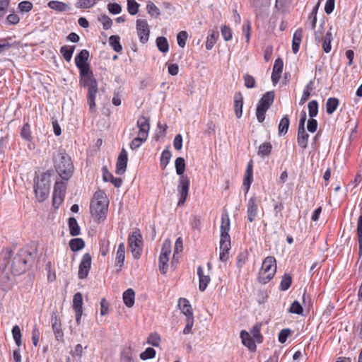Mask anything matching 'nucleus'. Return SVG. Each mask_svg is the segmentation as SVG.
<instances>
[{
  "label": "nucleus",
  "instance_id": "1",
  "mask_svg": "<svg viewBox=\"0 0 362 362\" xmlns=\"http://www.w3.org/2000/svg\"><path fill=\"white\" fill-rule=\"evenodd\" d=\"M89 52L86 49H82L75 57V63L80 71V86L86 88L87 103L90 113L96 112L95 96L98 93V82L95 78L89 64L87 63Z\"/></svg>",
  "mask_w": 362,
  "mask_h": 362
},
{
  "label": "nucleus",
  "instance_id": "2",
  "mask_svg": "<svg viewBox=\"0 0 362 362\" xmlns=\"http://www.w3.org/2000/svg\"><path fill=\"white\" fill-rule=\"evenodd\" d=\"M108 209V200L107 196L102 190L95 192L90 202V209L93 218L97 222H100L106 218Z\"/></svg>",
  "mask_w": 362,
  "mask_h": 362
},
{
  "label": "nucleus",
  "instance_id": "3",
  "mask_svg": "<svg viewBox=\"0 0 362 362\" xmlns=\"http://www.w3.org/2000/svg\"><path fill=\"white\" fill-rule=\"evenodd\" d=\"M33 252L28 247L21 249L14 257L11 264V271L15 275L24 273L33 262Z\"/></svg>",
  "mask_w": 362,
  "mask_h": 362
},
{
  "label": "nucleus",
  "instance_id": "4",
  "mask_svg": "<svg viewBox=\"0 0 362 362\" xmlns=\"http://www.w3.org/2000/svg\"><path fill=\"white\" fill-rule=\"evenodd\" d=\"M230 230V219L227 213H223L221 216L220 255L219 259L226 262L228 259V251L230 249V238L228 234Z\"/></svg>",
  "mask_w": 362,
  "mask_h": 362
},
{
  "label": "nucleus",
  "instance_id": "5",
  "mask_svg": "<svg viewBox=\"0 0 362 362\" xmlns=\"http://www.w3.org/2000/svg\"><path fill=\"white\" fill-rule=\"evenodd\" d=\"M54 163L59 176L64 180L69 179L74 169L71 158L66 153L59 151L54 156Z\"/></svg>",
  "mask_w": 362,
  "mask_h": 362
},
{
  "label": "nucleus",
  "instance_id": "6",
  "mask_svg": "<svg viewBox=\"0 0 362 362\" xmlns=\"http://www.w3.org/2000/svg\"><path fill=\"white\" fill-rule=\"evenodd\" d=\"M50 182V173L49 172L44 173L40 177H37L34 189L36 198L40 202L45 201L48 197Z\"/></svg>",
  "mask_w": 362,
  "mask_h": 362
},
{
  "label": "nucleus",
  "instance_id": "7",
  "mask_svg": "<svg viewBox=\"0 0 362 362\" xmlns=\"http://www.w3.org/2000/svg\"><path fill=\"white\" fill-rule=\"evenodd\" d=\"M128 241L134 257L136 259L139 258L142 250L143 242L142 236L138 228H136L129 236Z\"/></svg>",
  "mask_w": 362,
  "mask_h": 362
},
{
  "label": "nucleus",
  "instance_id": "8",
  "mask_svg": "<svg viewBox=\"0 0 362 362\" xmlns=\"http://www.w3.org/2000/svg\"><path fill=\"white\" fill-rule=\"evenodd\" d=\"M189 179L186 175H182L179 179V185H177V192L180 199L177 203L178 206H182L188 196L189 188Z\"/></svg>",
  "mask_w": 362,
  "mask_h": 362
},
{
  "label": "nucleus",
  "instance_id": "9",
  "mask_svg": "<svg viewBox=\"0 0 362 362\" xmlns=\"http://www.w3.org/2000/svg\"><path fill=\"white\" fill-rule=\"evenodd\" d=\"M66 192V185L64 182H56L53 191L52 205L57 209L62 203Z\"/></svg>",
  "mask_w": 362,
  "mask_h": 362
},
{
  "label": "nucleus",
  "instance_id": "10",
  "mask_svg": "<svg viewBox=\"0 0 362 362\" xmlns=\"http://www.w3.org/2000/svg\"><path fill=\"white\" fill-rule=\"evenodd\" d=\"M136 26L140 42L145 44L148 42L150 35V30L147 21L144 19H138Z\"/></svg>",
  "mask_w": 362,
  "mask_h": 362
},
{
  "label": "nucleus",
  "instance_id": "11",
  "mask_svg": "<svg viewBox=\"0 0 362 362\" xmlns=\"http://www.w3.org/2000/svg\"><path fill=\"white\" fill-rule=\"evenodd\" d=\"M52 322V327L55 336V338L57 341H64V333L62 329V324L59 317L58 316L57 312H53L51 317Z\"/></svg>",
  "mask_w": 362,
  "mask_h": 362
},
{
  "label": "nucleus",
  "instance_id": "12",
  "mask_svg": "<svg viewBox=\"0 0 362 362\" xmlns=\"http://www.w3.org/2000/svg\"><path fill=\"white\" fill-rule=\"evenodd\" d=\"M91 266V256L89 253L83 255L79 264L78 277L83 279L87 277Z\"/></svg>",
  "mask_w": 362,
  "mask_h": 362
},
{
  "label": "nucleus",
  "instance_id": "13",
  "mask_svg": "<svg viewBox=\"0 0 362 362\" xmlns=\"http://www.w3.org/2000/svg\"><path fill=\"white\" fill-rule=\"evenodd\" d=\"M128 156L126 150L122 148L117 158L116 164V173L123 175L127 169Z\"/></svg>",
  "mask_w": 362,
  "mask_h": 362
},
{
  "label": "nucleus",
  "instance_id": "14",
  "mask_svg": "<svg viewBox=\"0 0 362 362\" xmlns=\"http://www.w3.org/2000/svg\"><path fill=\"white\" fill-rule=\"evenodd\" d=\"M247 219L250 222H253L257 215L258 202L257 198L255 196L252 197L247 203Z\"/></svg>",
  "mask_w": 362,
  "mask_h": 362
},
{
  "label": "nucleus",
  "instance_id": "15",
  "mask_svg": "<svg viewBox=\"0 0 362 362\" xmlns=\"http://www.w3.org/2000/svg\"><path fill=\"white\" fill-rule=\"evenodd\" d=\"M284 62L281 59L278 58L275 60L273 71L272 74V81L274 85H276L280 78L283 71Z\"/></svg>",
  "mask_w": 362,
  "mask_h": 362
},
{
  "label": "nucleus",
  "instance_id": "16",
  "mask_svg": "<svg viewBox=\"0 0 362 362\" xmlns=\"http://www.w3.org/2000/svg\"><path fill=\"white\" fill-rule=\"evenodd\" d=\"M262 272H265L267 273H271L272 274H275L276 271V259L273 257H267L263 261L262 268L260 269Z\"/></svg>",
  "mask_w": 362,
  "mask_h": 362
},
{
  "label": "nucleus",
  "instance_id": "17",
  "mask_svg": "<svg viewBox=\"0 0 362 362\" xmlns=\"http://www.w3.org/2000/svg\"><path fill=\"white\" fill-rule=\"evenodd\" d=\"M137 127L139 129L138 134L148 138V134L150 129L148 119L144 116H141L137 121Z\"/></svg>",
  "mask_w": 362,
  "mask_h": 362
},
{
  "label": "nucleus",
  "instance_id": "18",
  "mask_svg": "<svg viewBox=\"0 0 362 362\" xmlns=\"http://www.w3.org/2000/svg\"><path fill=\"white\" fill-rule=\"evenodd\" d=\"M178 306L181 312L186 316V318L194 317L192 306L187 299L180 298L178 300Z\"/></svg>",
  "mask_w": 362,
  "mask_h": 362
},
{
  "label": "nucleus",
  "instance_id": "19",
  "mask_svg": "<svg viewBox=\"0 0 362 362\" xmlns=\"http://www.w3.org/2000/svg\"><path fill=\"white\" fill-rule=\"evenodd\" d=\"M274 93L273 91H268L259 100L257 105L262 107L269 109L274 100Z\"/></svg>",
  "mask_w": 362,
  "mask_h": 362
},
{
  "label": "nucleus",
  "instance_id": "20",
  "mask_svg": "<svg viewBox=\"0 0 362 362\" xmlns=\"http://www.w3.org/2000/svg\"><path fill=\"white\" fill-rule=\"evenodd\" d=\"M252 160H250L247 163V169L245 171V175L243 180V186L245 188V192L247 193L249 191V189L250 187V185L252 181V175H253V170H252Z\"/></svg>",
  "mask_w": 362,
  "mask_h": 362
},
{
  "label": "nucleus",
  "instance_id": "21",
  "mask_svg": "<svg viewBox=\"0 0 362 362\" xmlns=\"http://www.w3.org/2000/svg\"><path fill=\"white\" fill-rule=\"evenodd\" d=\"M240 337L243 345L247 346L250 351H255L256 350V344L247 332L242 330Z\"/></svg>",
  "mask_w": 362,
  "mask_h": 362
},
{
  "label": "nucleus",
  "instance_id": "22",
  "mask_svg": "<svg viewBox=\"0 0 362 362\" xmlns=\"http://www.w3.org/2000/svg\"><path fill=\"white\" fill-rule=\"evenodd\" d=\"M309 134L306 132L305 128L298 129L297 142L302 148L308 147Z\"/></svg>",
  "mask_w": 362,
  "mask_h": 362
},
{
  "label": "nucleus",
  "instance_id": "23",
  "mask_svg": "<svg viewBox=\"0 0 362 362\" xmlns=\"http://www.w3.org/2000/svg\"><path fill=\"white\" fill-rule=\"evenodd\" d=\"M331 30L332 28H329V30H327L325 35L321 38L320 42H322V49L326 53H329L332 49L331 42L333 39V37Z\"/></svg>",
  "mask_w": 362,
  "mask_h": 362
},
{
  "label": "nucleus",
  "instance_id": "24",
  "mask_svg": "<svg viewBox=\"0 0 362 362\" xmlns=\"http://www.w3.org/2000/svg\"><path fill=\"white\" fill-rule=\"evenodd\" d=\"M197 274L199 278V288L201 291H204L209 283L210 282L211 279L209 276L204 274L203 269L202 267H199L197 268Z\"/></svg>",
  "mask_w": 362,
  "mask_h": 362
},
{
  "label": "nucleus",
  "instance_id": "25",
  "mask_svg": "<svg viewBox=\"0 0 362 362\" xmlns=\"http://www.w3.org/2000/svg\"><path fill=\"white\" fill-rule=\"evenodd\" d=\"M235 103V113L238 118L242 116L243 113V98L240 93H237L234 96Z\"/></svg>",
  "mask_w": 362,
  "mask_h": 362
},
{
  "label": "nucleus",
  "instance_id": "26",
  "mask_svg": "<svg viewBox=\"0 0 362 362\" xmlns=\"http://www.w3.org/2000/svg\"><path fill=\"white\" fill-rule=\"evenodd\" d=\"M135 292L132 288H128L123 293V301L128 308L133 307L134 304Z\"/></svg>",
  "mask_w": 362,
  "mask_h": 362
},
{
  "label": "nucleus",
  "instance_id": "27",
  "mask_svg": "<svg viewBox=\"0 0 362 362\" xmlns=\"http://www.w3.org/2000/svg\"><path fill=\"white\" fill-rule=\"evenodd\" d=\"M303 37V31L301 29L297 30L293 37V42H292V50L293 53H297L299 50L300 45L302 40Z\"/></svg>",
  "mask_w": 362,
  "mask_h": 362
},
{
  "label": "nucleus",
  "instance_id": "28",
  "mask_svg": "<svg viewBox=\"0 0 362 362\" xmlns=\"http://www.w3.org/2000/svg\"><path fill=\"white\" fill-rule=\"evenodd\" d=\"M125 257V247L123 243H120L118 246L116 254V266L121 268L123 265Z\"/></svg>",
  "mask_w": 362,
  "mask_h": 362
},
{
  "label": "nucleus",
  "instance_id": "29",
  "mask_svg": "<svg viewBox=\"0 0 362 362\" xmlns=\"http://www.w3.org/2000/svg\"><path fill=\"white\" fill-rule=\"evenodd\" d=\"M219 36V33L218 30H213L209 34L206 42V48L208 50L212 49L214 45L216 44Z\"/></svg>",
  "mask_w": 362,
  "mask_h": 362
},
{
  "label": "nucleus",
  "instance_id": "30",
  "mask_svg": "<svg viewBox=\"0 0 362 362\" xmlns=\"http://www.w3.org/2000/svg\"><path fill=\"white\" fill-rule=\"evenodd\" d=\"M69 228L70 234L72 236H77L81 233L80 227L77 223V221L75 218L71 217L69 218L68 221Z\"/></svg>",
  "mask_w": 362,
  "mask_h": 362
},
{
  "label": "nucleus",
  "instance_id": "31",
  "mask_svg": "<svg viewBox=\"0 0 362 362\" xmlns=\"http://www.w3.org/2000/svg\"><path fill=\"white\" fill-rule=\"evenodd\" d=\"M339 101L337 98H329L326 102V112L332 115L338 107Z\"/></svg>",
  "mask_w": 362,
  "mask_h": 362
},
{
  "label": "nucleus",
  "instance_id": "32",
  "mask_svg": "<svg viewBox=\"0 0 362 362\" xmlns=\"http://www.w3.org/2000/svg\"><path fill=\"white\" fill-rule=\"evenodd\" d=\"M69 247L74 252L78 251L85 247V242L81 238H74L69 241Z\"/></svg>",
  "mask_w": 362,
  "mask_h": 362
},
{
  "label": "nucleus",
  "instance_id": "33",
  "mask_svg": "<svg viewBox=\"0 0 362 362\" xmlns=\"http://www.w3.org/2000/svg\"><path fill=\"white\" fill-rule=\"evenodd\" d=\"M289 118L288 115L284 116L279 124V134L280 135H284L287 133L289 127Z\"/></svg>",
  "mask_w": 362,
  "mask_h": 362
},
{
  "label": "nucleus",
  "instance_id": "34",
  "mask_svg": "<svg viewBox=\"0 0 362 362\" xmlns=\"http://www.w3.org/2000/svg\"><path fill=\"white\" fill-rule=\"evenodd\" d=\"M48 6L58 11H66L68 10L69 6L65 3L58 1H51L48 3Z\"/></svg>",
  "mask_w": 362,
  "mask_h": 362
},
{
  "label": "nucleus",
  "instance_id": "35",
  "mask_svg": "<svg viewBox=\"0 0 362 362\" xmlns=\"http://www.w3.org/2000/svg\"><path fill=\"white\" fill-rule=\"evenodd\" d=\"M319 7V4H317L313 9L312 12L310 13L309 17H308V22L306 25L309 24L310 26V28L312 30H315L316 28V23H317V13Z\"/></svg>",
  "mask_w": 362,
  "mask_h": 362
},
{
  "label": "nucleus",
  "instance_id": "36",
  "mask_svg": "<svg viewBox=\"0 0 362 362\" xmlns=\"http://www.w3.org/2000/svg\"><path fill=\"white\" fill-rule=\"evenodd\" d=\"M272 146L269 142H264L259 146L258 155L264 157L271 153Z\"/></svg>",
  "mask_w": 362,
  "mask_h": 362
},
{
  "label": "nucleus",
  "instance_id": "37",
  "mask_svg": "<svg viewBox=\"0 0 362 362\" xmlns=\"http://www.w3.org/2000/svg\"><path fill=\"white\" fill-rule=\"evenodd\" d=\"M156 45L158 47V49L163 53L167 52L169 49L168 42L165 37H157Z\"/></svg>",
  "mask_w": 362,
  "mask_h": 362
},
{
  "label": "nucleus",
  "instance_id": "38",
  "mask_svg": "<svg viewBox=\"0 0 362 362\" xmlns=\"http://www.w3.org/2000/svg\"><path fill=\"white\" fill-rule=\"evenodd\" d=\"M120 37L118 35H111L109 38V43L112 46V49L119 52L122 49V47L119 42Z\"/></svg>",
  "mask_w": 362,
  "mask_h": 362
},
{
  "label": "nucleus",
  "instance_id": "39",
  "mask_svg": "<svg viewBox=\"0 0 362 362\" xmlns=\"http://www.w3.org/2000/svg\"><path fill=\"white\" fill-rule=\"evenodd\" d=\"M171 253V242L169 239H167L164 241L160 257H167L170 259V255Z\"/></svg>",
  "mask_w": 362,
  "mask_h": 362
},
{
  "label": "nucleus",
  "instance_id": "40",
  "mask_svg": "<svg viewBox=\"0 0 362 362\" xmlns=\"http://www.w3.org/2000/svg\"><path fill=\"white\" fill-rule=\"evenodd\" d=\"M74 49V46L70 47L68 46H62L61 47L60 52L66 61L69 62L71 60Z\"/></svg>",
  "mask_w": 362,
  "mask_h": 362
},
{
  "label": "nucleus",
  "instance_id": "41",
  "mask_svg": "<svg viewBox=\"0 0 362 362\" xmlns=\"http://www.w3.org/2000/svg\"><path fill=\"white\" fill-rule=\"evenodd\" d=\"M175 168H176V173L177 175H179L180 177L183 175L184 172L185 170V160L182 157H178L175 160Z\"/></svg>",
  "mask_w": 362,
  "mask_h": 362
},
{
  "label": "nucleus",
  "instance_id": "42",
  "mask_svg": "<svg viewBox=\"0 0 362 362\" xmlns=\"http://www.w3.org/2000/svg\"><path fill=\"white\" fill-rule=\"evenodd\" d=\"M148 13L157 18L160 15V11L158 6L151 1H148L146 6Z\"/></svg>",
  "mask_w": 362,
  "mask_h": 362
},
{
  "label": "nucleus",
  "instance_id": "43",
  "mask_svg": "<svg viewBox=\"0 0 362 362\" xmlns=\"http://www.w3.org/2000/svg\"><path fill=\"white\" fill-rule=\"evenodd\" d=\"M83 296L80 292L76 293L73 299V307L74 310H83Z\"/></svg>",
  "mask_w": 362,
  "mask_h": 362
},
{
  "label": "nucleus",
  "instance_id": "44",
  "mask_svg": "<svg viewBox=\"0 0 362 362\" xmlns=\"http://www.w3.org/2000/svg\"><path fill=\"white\" fill-rule=\"evenodd\" d=\"M140 5L135 0H127V11L130 15H136Z\"/></svg>",
  "mask_w": 362,
  "mask_h": 362
},
{
  "label": "nucleus",
  "instance_id": "45",
  "mask_svg": "<svg viewBox=\"0 0 362 362\" xmlns=\"http://www.w3.org/2000/svg\"><path fill=\"white\" fill-rule=\"evenodd\" d=\"M12 334L16 345L19 347L21 345V332L19 326L15 325L13 327Z\"/></svg>",
  "mask_w": 362,
  "mask_h": 362
},
{
  "label": "nucleus",
  "instance_id": "46",
  "mask_svg": "<svg viewBox=\"0 0 362 362\" xmlns=\"http://www.w3.org/2000/svg\"><path fill=\"white\" fill-rule=\"evenodd\" d=\"M292 283L291 276L289 274H284L281 280L280 288L282 291H286L289 288Z\"/></svg>",
  "mask_w": 362,
  "mask_h": 362
},
{
  "label": "nucleus",
  "instance_id": "47",
  "mask_svg": "<svg viewBox=\"0 0 362 362\" xmlns=\"http://www.w3.org/2000/svg\"><path fill=\"white\" fill-rule=\"evenodd\" d=\"M309 116L311 118L315 117L318 113V103L316 100H311L308 103Z\"/></svg>",
  "mask_w": 362,
  "mask_h": 362
},
{
  "label": "nucleus",
  "instance_id": "48",
  "mask_svg": "<svg viewBox=\"0 0 362 362\" xmlns=\"http://www.w3.org/2000/svg\"><path fill=\"white\" fill-rule=\"evenodd\" d=\"M274 275L272 274L271 273H267L260 270L258 277L259 282L263 284H266L274 277Z\"/></svg>",
  "mask_w": 362,
  "mask_h": 362
},
{
  "label": "nucleus",
  "instance_id": "49",
  "mask_svg": "<svg viewBox=\"0 0 362 362\" xmlns=\"http://www.w3.org/2000/svg\"><path fill=\"white\" fill-rule=\"evenodd\" d=\"M95 0H76V6L78 8H88L94 6Z\"/></svg>",
  "mask_w": 362,
  "mask_h": 362
},
{
  "label": "nucleus",
  "instance_id": "50",
  "mask_svg": "<svg viewBox=\"0 0 362 362\" xmlns=\"http://www.w3.org/2000/svg\"><path fill=\"white\" fill-rule=\"evenodd\" d=\"M171 158V153L169 150H164L160 157V165L165 168L168 164Z\"/></svg>",
  "mask_w": 362,
  "mask_h": 362
},
{
  "label": "nucleus",
  "instance_id": "51",
  "mask_svg": "<svg viewBox=\"0 0 362 362\" xmlns=\"http://www.w3.org/2000/svg\"><path fill=\"white\" fill-rule=\"evenodd\" d=\"M160 341V337L157 333H151L149 334L147 343L153 346H158Z\"/></svg>",
  "mask_w": 362,
  "mask_h": 362
},
{
  "label": "nucleus",
  "instance_id": "52",
  "mask_svg": "<svg viewBox=\"0 0 362 362\" xmlns=\"http://www.w3.org/2000/svg\"><path fill=\"white\" fill-rule=\"evenodd\" d=\"M155 356L156 351L153 348L148 347L140 354V358L142 360H147L154 358Z\"/></svg>",
  "mask_w": 362,
  "mask_h": 362
},
{
  "label": "nucleus",
  "instance_id": "53",
  "mask_svg": "<svg viewBox=\"0 0 362 362\" xmlns=\"http://www.w3.org/2000/svg\"><path fill=\"white\" fill-rule=\"evenodd\" d=\"M146 139L147 138H145L138 134V136L132 141L130 144V148L132 150L138 148L142 144V143L144 142Z\"/></svg>",
  "mask_w": 362,
  "mask_h": 362
},
{
  "label": "nucleus",
  "instance_id": "54",
  "mask_svg": "<svg viewBox=\"0 0 362 362\" xmlns=\"http://www.w3.org/2000/svg\"><path fill=\"white\" fill-rule=\"evenodd\" d=\"M221 34L226 41H229L232 39L233 32L232 30L227 25H223L221 28Z\"/></svg>",
  "mask_w": 362,
  "mask_h": 362
},
{
  "label": "nucleus",
  "instance_id": "55",
  "mask_svg": "<svg viewBox=\"0 0 362 362\" xmlns=\"http://www.w3.org/2000/svg\"><path fill=\"white\" fill-rule=\"evenodd\" d=\"M303 308L301 305L299 303L298 301L295 300L291 305L288 312L291 313H295V314H302L303 313Z\"/></svg>",
  "mask_w": 362,
  "mask_h": 362
},
{
  "label": "nucleus",
  "instance_id": "56",
  "mask_svg": "<svg viewBox=\"0 0 362 362\" xmlns=\"http://www.w3.org/2000/svg\"><path fill=\"white\" fill-rule=\"evenodd\" d=\"M168 262L169 259L167 257H159V270L163 274H165L168 271Z\"/></svg>",
  "mask_w": 362,
  "mask_h": 362
},
{
  "label": "nucleus",
  "instance_id": "57",
  "mask_svg": "<svg viewBox=\"0 0 362 362\" xmlns=\"http://www.w3.org/2000/svg\"><path fill=\"white\" fill-rule=\"evenodd\" d=\"M99 21L103 23V27L105 30H108L112 25V21L109 16L106 15H103L100 18H99Z\"/></svg>",
  "mask_w": 362,
  "mask_h": 362
},
{
  "label": "nucleus",
  "instance_id": "58",
  "mask_svg": "<svg viewBox=\"0 0 362 362\" xmlns=\"http://www.w3.org/2000/svg\"><path fill=\"white\" fill-rule=\"evenodd\" d=\"M187 39V33L186 31H180L177 36V44L180 47H184L185 46L186 40Z\"/></svg>",
  "mask_w": 362,
  "mask_h": 362
},
{
  "label": "nucleus",
  "instance_id": "59",
  "mask_svg": "<svg viewBox=\"0 0 362 362\" xmlns=\"http://www.w3.org/2000/svg\"><path fill=\"white\" fill-rule=\"evenodd\" d=\"M268 109L257 106L256 116L259 122H262L265 119V113Z\"/></svg>",
  "mask_w": 362,
  "mask_h": 362
},
{
  "label": "nucleus",
  "instance_id": "60",
  "mask_svg": "<svg viewBox=\"0 0 362 362\" xmlns=\"http://www.w3.org/2000/svg\"><path fill=\"white\" fill-rule=\"evenodd\" d=\"M21 136L27 141H30L31 139L30 127L28 123L23 125L21 129Z\"/></svg>",
  "mask_w": 362,
  "mask_h": 362
},
{
  "label": "nucleus",
  "instance_id": "61",
  "mask_svg": "<svg viewBox=\"0 0 362 362\" xmlns=\"http://www.w3.org/2000/svg\"><path fill=\"white\" fill-rule=\"evenodd\" d=\"M18 8L22 12H28L33 8V4L28 1H24L18 4Z\"/></svg>",
  "mask_w": 362,
  "mask_h": 362
},
{
  "label": "nucleus",
  "instance_id": "62",
  "mask_svg": "<svg viewBox=\"0 0 362 362\" xmlns=\"http://www.w3.org/2000/svg\"><path fill=\"white\" fill-rule=\"evenodd\" d=\"M243 78L245 81V86L247 88H252L255 86V80L252 76L246 74L244 76Z\"/></svg>",
  "mask_w": 362,
  "mask_h": 362
},
{
  "label": "nucleus",
  "instance_id": "63",
  "mask_svg": "<svg viewBox=\"0 0 362 362\" xmlns=\"http://www.w3.org/2000/svg\"><path fill=\"white\" fill-rule=\"evenodd\" d=\"M357 235L358 243L360 244L361 249L362 248V215L358 218L357 223Z\"/></svg>",
  "mask_w": 362,
  "mask_h": 362
},
{
  "label": "nucleus",
  "instance_id": "64",
  "mask_svg": "<svg viewBox=\"0 0 362 362\" xmlns=\"http://www.w3.org/2000/svg\"><path fill=\"white\" fill-rule=\"evenodd\" d=\"M107 9L112 14H118L122 11V7L117 3H112L107 5Z\"/></svg>",
  "mask_w": 362,
  "mask_h": 362
}]
</instances>
